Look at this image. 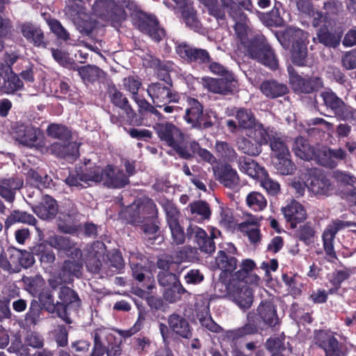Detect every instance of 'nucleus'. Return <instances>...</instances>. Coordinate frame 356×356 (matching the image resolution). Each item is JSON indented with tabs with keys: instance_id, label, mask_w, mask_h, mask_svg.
Returning <instances> with one entry per match:
<instances>
[{
	"instance_id": "f257e3e1",
	"label": "nucleus",
	"mask_w": 356,
	"mask_h": 356,
	"mask_svg": "<svg viewBox=\"0 0 356 356\" xmlns=\"http://www.w3.org/2000/svg\"><path fill=\"white\" fill-rule=\"evenodd\" d=\"M70 186L85 187L82 183L103 182L104 186L112 188H121L129 184L128 177L121 170L107 165L104 169L95 167L84 173L70 174L65 180Z\"/></svg>"
},
{
	"instance_id": "f03ea898",
	"label": "nucleus",
	"mask_w": 356,
	"mask_h": 356,
	"mask_svg": "<svg viewBox=\"0 0 356 356\" xmlns=\"http://www.w3.org/2000/svg\"><path fill=\"white\" fill-rule=\"evenodd\" d=\"M154 130L161 140L164 141L181 159H190L193 154L189 152L184 142V134L181 130L172 122L156 123Z\"/></svg>"
},
{
	"instance_id": "7ed1b4c3",
	"label": "nucleus",
	"mask_w": 356,
	"mask_h": 356,
	"mask_svg": "<svg viewBox=\"0 0 356 356\" xmlns=\"http://www.w3.org/2000/svg\"><path fill=\"white\" fill-rule=\"evenodd\" d=\"M250 56L272 70L278 67V60L264 35H257L251 41L248 49Z\"/></svg>"
},
{
	"instance_id": "20e7f679",
	"label": "nucleus",
	"mask_w": 356,
	"mask_h": 356,
	"mask_svg": "<svg viewBox=\"0 0 356 356\" xmlns=\"http://www.w3.org/2000/svg\"><path fill=\"white\" fill-rule=\"evenodd\" d=\"M92 13L105 22H120L126 19L127 13L115 5L113 0H96L92 6Z\"/></svg>"
},
{
	"instance_id": "39448f33",
	"label": "nucleus",
	"mask_w": 356,
	"mask_h": 356,
	"mask_svg": "<svg viewBox=\"0 0 356 356\" xmlns=\"http://www.w3.org/2000/svg\"><path fill=\"white\" fill-rule=\"evenodd\" d=\"M321 97L323 100L324 104L327 108H330L337 118L343 120H353L356 119V109L346 104L344 102L330 89H326L321 92Z\"/></svg>"
},
{
	"instance_id": "423d86ee",
	"label": "nucleus",
	"mask_w": 356,
	"mask_h": 356,
	"mask_svg": "<svg viewBox=\"0 0 356 356\" xmlns=\"http://www.w3.org/2000/svg\"><path fill=\"white\" fill-rule=\"evenodd\" d=\"M202 84L203 88L210 92L222 95L233 93L238 87L233 74L228 72L220 78L204 77L202 79Z\"/></svg>"
},
{
	"instance_id": "0eeeda50",
	"label": "nucleus",
	"mask_w": 356,
	"mask_h": 356,
	"mask_svg": "<svg viewBox=\"0 0 356 356\" xmlns=\"http://www.w3.org/2000/svg\"><path fill=\"white\" fill-rule=\"evenodd\" d=\"M171 86L172 84L167 81L152 83L148 86L147 94L156 107L177 102V95L172 92Z\"/></svg>"
},
{
	"instance_id": "6e6552de",
	"label": "nucleus",
	"mask_w": 356,
	"mask_h": 356,
	"mask_svg": "<svg viewBox=\"0 0 356 356\" xmlns=\"http://www.w3.org/2000/svg\"><path fill=\"white\" fill-rule=\"evenodd\" d=\"M306 186L316 195L328 196L334 190L330 179L319 169L309 170Z\"/></svg>"
},
{
	"instance_id": "1a4fd4ad",
	"label": "nucleus",
	"mask_w": 356,
	"mask_h": 356,
	"mask_svg": "<svg viewBox=\"0 0 356 356\" xmlns=\"http://www.w3.org/2000/svg\"><path fill=\"white\" fill-rule=\"evenodd\" d=\"M77 209L74 202L67 200L59 213L58 227L60 232L66 234H74L79 228L76 222L78 217Z\"/></svg>"
},
{
	"instance_id": "9d476101",
	"label": "nucleus",
	"mask_w": 356,
	"mask_h": 356,
	"mask_svg": "<svg viewBox=\"0 0 356 356\" xmlns=\"http://www.w3.org/2000/svg\"><path fill=\"white\" fill-rule=\"evenodd\" d=\"M135 24L141 32L147 33L156 42L161 41L165 35V30L160 26L154 16L140 13L136 16Z\"/></svg>"
},
{
	"instance_id": "9b49d317",
	"label": "nucleus",
	"mask_w": 356,
	"mask_h": 356,
	"mask_svg": "<svg viewBox=\"0 0 356 356\" xmlns=\"http://www.w3.org/2000/svg\"><path fill=\"white\" fill-rule=\"evenodd\" d=\"M228 296L230 300L244 309L250 308L253 302L252 289L241 281H234L230 284Z\"/></svg>"
},
{
	"instance_id": "f8f14e48",
	"label": "nucleus",
	"mask_w": 356,
	"mask_h": 356,
	"mask_svg": "<svg viewBox=\"0 0 356 356\" xmlns=\"http://www.w3.org/2000/svg\"><path fill=\"white\" fill-rule=\"evenodd\" d=\"M11 134L21 144L31 147L37 141L40 130L30 123L17 122L12 126Z\"/></svg>"
},
{
	"instance_id": "ddd939ff",
	"label": "nucleus",
	"mask_w": 356,
	"mask_h": 356,
	"mask_svg": "<svg viewBox=\"0 0 356 356\" xmlns=\"http://www.w3.org/2000/svg\"><path fill=\"white\" fill-rule=\"evenodd\" d=\"M46 242L53 248L65 252L72 259L82 257V252L76 247V243L69 236L52 235L47 238Z\"/></svg>"
},
{
	"instance_id": "4468645a",
	"label": "nucleus",
	"mask_w": 356,
	"mask_h": 356,
	"mask_svg": "<svg viewBox=\"0 0 356 356\" xmlns=\"http://www.w3.org/2000/svg\"><path fill=\"white\" fill-rule=\"evenodd\" d=\"M346 153L341 148L331 149L323 147L316 152L314 159L321 165L332 169L346 158Z\"/></svg>"
},
{
	"instance_id": "2eb2a0df",
	"label": "nucleus",
	"mask_w": 356,
	"mask_h": 356,
	"mask_svg": "<svg viewBox=\"0 0 356 356\" xmlns=\"http://www.w3.org/2000/svg\"><path fill=\"white\" fill-rule=\"evenodd\" d=\"M93 337V346L90 356H103L107 347L116 338L113 332L108 328L99 327L92 333Z\"/></svg>"
},
{
	"instance_id": "dca6fc26",
	"label": "nucleus",
	"mask_w": 356,
	"mask_h": 356,
	"mask_svg": "<svg viewBox=\"0 0 356 356\" xmlns=\"http://www.w3.org/2000/svg\"><path fill=\"white\" fill-rule=\"evenodd\" d=\"M177 54L187 62L205 63L210 61L208 51L203 49H197L186 43H181L176 47Z\"/></svg>"
},
{
	"instance_id": "f3484780",
	"label": "nucleus",
	"mask_w": 356,
	"mask_h": 356,
	"mask_svg": "<svg viewBox=\"0 0 356 356\" xmlns=\"http://www.w3.org/2000/svg\"><path fill=\"white\" fill-rule=\"evenodd\" d=\"M168 324L171 332L182 339L193 338L192 328L184 316L173 313L168 317Z\"/></svg>"
},
{
	"instance_id": "a211bd4d",
	"label": "nucleus",
	"mask_w": 356,
	"mask_h": 356,
	"mask_svg": "<svg viewBox=\"0 0 356 356\" xmlns=\"http://www.w3.org/2000/svg\"><path fill=\"white\" fill-rule=\"evenodd\" d=\"M23 179L19 177H10L0 179V197L8 203L15 200L17 191L23 187Z\"/></svg>"
},
{
	"instance_id": "6ab92c4d",
	"label": "nucleus",
	"mask_w": 356,
	"mask_h": 356,
	"mask_svg": "<svg viewBox=\"0 0 356 356\" xmlns=\"http://www.w3.org/2000/svg\"><path fill=\"white\" fill-rule=\"evenodd\" d=\"M39 300L43 308L50 314H56L67 324L72 323V320L65 314V309L61 304L54 302V296L49 290H43L39 295Z\"/></svg>"
},
{
	"instance_id": "aec40b11",
	"label": "nucleus",
	"mask_w": 356,
	"mask_h": 356,
	"mask_svg": "<svg viewBox=\"0 0 356 356\" xmlns=\"http://www.w3.org/2000/svg\"><path fill=\"white\" fill-rule=\"evenodd\" d=\"M343 33L340 31H331L327 26L320 27L316 32V37L313 40L328 48H337L341 41Z\"/></svg>"
},
{
	"instance_id": "412c9836",
	"label": "nucleus",
	"mask_w": 356,
	"mask_h": 356,
	"mask_svg": "<svg viewBox=\"0 0 356 356\" xmlns=\"http://www.w3.org/2000/svg\"><path fill=\"white\" fill-rule=\"evenodd\" d=\"M20 29L22 35L33 46L42 48L47 47L44 32L39 26L25 22L20 26Z\"/></svg>"
},
{
	"instance_id": "4be33fe9",
	"label": "nucleus",
	"mask_w": 356,
	"mask_h": 356,
	"mask_svg": "<svg viewBox=\"0 0 356 356\" xmlns=\"http://www.w3.org/2000/svg\"><path fill=\"white\" fill-rule=\"evenodd\" d=\"M257 313L259 319L270 327L280 324L275 305L270 300L262 301L257 307Z\"/></svg>"
},
{
	"instance_id": "5701e85b",
	"label": "nucleus",
	"mask_w": 356,
	"mask_h": 356,
	"mask_svg": "<svg viewBox=\"0 0 356 356\" xmlns=\"http://www.w3.org/2000/svg\"><path fill=\"white\" fill-rule=\"evenodd\" d=\"M48 151L60 158L74 159L79 156V144L72 140L55 142L48 147Z\"/></svg>"
},
{
	"instance_id": "b1692460",
	"label": "nucleus",
	"mask_w": 356,
	"mask_h": 356,
	"mask_svg": "<svg viewBox=\"0 0 356 356\" xmlns=\"http://www.w3.org/2000/svg\"><path fill=\"white\" fill-rule=\"evenodd\" d=\"M316 344L323 348L325 353H333L334 356H344L339 349L337 339L330 333L320 331L316 336Z\"/></svg>"
},
{
	"instance_id": "393cba45",
	"label": "nucleus",
	"mask_w": 356,
	"mask_h": 356,
	"mask_svg": "<svg viewBox=\"0 0 356 356\" xmlns=\"http://www.w3.org/2000/svg\"><path fill=\"white\" fill-rule=\"evenodd\" d=\"M34 213L41 219L50 220L58 213V205L56 202L49 195H44L42 201L33 207Z\"/></svg>"
},
{
	"instance_id": "a878e982",
	"label": "nucleus",
	"mask_w": 356,
	"mask_h": 356,
	"mask_svg": "<svg viewBox=\"0 0 356 356\" xmlns=\"http://www.w3.org/2000/svg\"><path fill=\"white\" fill-rule=\"evenodd\" d=\"M81 258L67 259L64 261L59 277L62 282L69 283L73 280L74 277L81 276V270L83 267Z\"/></svg>"
},
{
	"instance_id": "bb28decb",
	"label": "nucleus",
	"mask_w": 356,
	"mask_h": 356,
	"mask_svg": "<svg viewBox=\"0 0 356 356\" xmlns=\"http://www.w3.org/2000/svg\"><path fill=\"white\" fill-rule=\"evenodd\" d=\"M257 331L258 327L255 321V314L250 312L247 314V323L242 327L227 331V337L234 341L248 335L256 334Z\"/></svg>"
},
{
	"instance_id": "cd10ccee",
	"label": "nucleus",
	"mask_w": 356,
	"mask_h": 356,
	"mask_svg": "<svg viewBox=\"0 0 356 356\" xmlns=\"http://www.w3.org/2000/svg\"><path fill=\"white\" fill-rule=\"evenodd\" d=\"M250 137L252 138L257 145L260 147L266 145L275 137L277 134L270 127H265L261 123L257 122L250 129Z\"/></svg>"
},
{
	"instance_id": "c85d7f7f",
	"label": "nucleus",
	"mask_w": 356,
	"mask_h": 356,
	"mask_svg": "<svg viewBox=\"0 0 356 356\" xmlns=\"http://www.w3.org/2000/svg\"><path fill=\"white\" fill-rule=\"evenodd\" d=\"M108 94L111 102L116 106L123 110L128 118H134L135 113L129 104L127 98L114 85H109Z\"/></svg>"
},
{
	"instance_id": "c756f323",
	"label": "nucleus",
	"mask_w": 356,
	"mask_h": 356,
	"mask_svg": "<svg viewBox=\"0 0 356 356\" xmlns=\"http://www.w3.org/2000/svg\"><path fill=\"white\" fill-rule=\"evenodd\" d=\"M217 175L218 180L227 188L234 189L239 184L240 179L237 172L229 164L222 166Z\"/></svg>"
},
{
	"instance_id": "7c9ffc66",
	"label": "nucleus",
	"mask_w": 356,
	"mask_h": 356,
	"mask_svg": "<svg viewBox=\"0 0 356 356\" xmlns=\"http://www.w3.org/2000/svg\"><path fill=\"white\" fill-rule=\"evenodd\" d=\"M283 214L287 221L291 222V226L300 222L306 218V211L304 207L298 202L293 201L282 209Z\"/></svg>"
},
{
	"instance_id": "2f4dec72",
	"label": "nucleus",
	"mask_w": 356,
	"mask_h": 356,
	"mask_svg": "<svg viewBox=\"0 0 356 356\" xmlns=\"http://www.w3.org/2000/svg\"><path fill=\"white\" fill-rule=\"evenodd\" d=\"M260 90L266 97L271 99L283 96L288 92L285 84L273 79L263 81L260 85Z\"/></svg>"
},
{
	"instance_id": "473e14b6",
	"label": "nucleus",
	"mask_w": 356,
	"mask_h": 356,
	"mask_svg": "<svg viewBox=\"0 0 356 356\" xmlns=\"http://www.w3.org/2000/svg\"><path fill=\"white\" fill-rule=\"evenodd\" d=\"M187 103L188 106L185 110L183 118L193 129L195 124L198 122L200 115L203 110V106L197 99L194 98H188Z\"/></svg>"
},
{
	"instance_id": "72a5a7b5",
	"label": "nucleus",
	"mask_w": 356,
	"mask_h": 356,
	"mask_svg": "<svg viewBox=\"0 0 356 356\" xmlns=\"http://www.w3.org/2000/svg\"><path fill=\"white\" fill-rule=\"evenodd\" d=\"M292 149L296 156L305 161L314 159L316 154L314 147L301 136L296 139Z\"/></svg>"
},
{
	"instance_id": "f704fd0d",
	"label": "nucleus",
	"mask_w": 356,
	"mask_h": 356,
	"mask_svg": "<svg viewBox=\"0 0 356 356\" xmlns=\"http://www.w3.org/2000/svg\"><path fill=\"white\" fill-rule=\"evenodd\" d=\"M58 298L60 300L57 301V304L63 305L65 309V314L68 316L67 307L70 305L79 307L80 305V299L74 290L67 286H63L60 289L58 293Z\"/></svg>"
},
{
	"instance_id": "c9c22d12",
	"label": "nucleus",
	"mask_w": 356,
	"mask_h": 356,
	"mask_svg": "<svg viewBox=\"0 0 356 356\" xmlns=\"http://www.w3.org/2000/svg\"><path fill=\"white\" fill-rule=\"evenodd\" d=\"M146 209H151L152 213H156V205L152 201H149L147 206L144 204L134 202L127 208L125 212L129 215L132 222H139L141 221V218H145L143 213L145 212Z\"/></svg>"
},
{
	"instance_id": "e433bc0d",
	"label": "nucleus",
	"mask_w": 356,
	"mask_h": 356,
	"mask_svg": "<svg viewBox=\"0 0 356 356\" xmlns=\"http://www.w3.org/2000/svg\"><path fill=\"white\" fill-rule=\"evenodd\" d=\"M234 117L241 129H252L257 122L250 109L238 108L236 109Z\"/></svg>"
},
{
	"instance_id": "4c0bfd02",
	"label": "nucleus",
	"mask_w": 356,
	"mask_h": 356,
	"mask_svg": "<svg viewBox=\"0 0 356 356\" xmlns=\"http://www.w3.org/2000/svg\"><path fill=\"white\" fill-rule=\"evenodd\" d=\"M289 81L293 89L298 92L309 94L312 92L309 85V79H304L296 73L292 67H288Z\"/></svg>"
},
{
	"instance_id": "58836bf2",
	"label": "nucleus",
	"mask_w": 356,
	"mask_h": 356,
	"mask_svg": "<svg viewBox=\"0 0 356 356\" xmlns=\"http://www.w3.org/2000/svg\"><path fill=\"white\" fill-rule=\"evenodd\" d=\"M237 3L234 0H220V8L223 10L224 13H227L232 19L244 18V11L243 6L241 4V0H238Z\"/></svg>"
},
{
	"instance_id": "ea45409f",
	"label": "nucleus",
	"mask_w": 356,
	"mask_h": 356,
	"mask_svg": "<svg viewBox=\"0 0 356 356\" xmlns=\"http://www.w3.org/2000/svg\"><path fill=\"white\" fill-rule=\"evenodd\" d=\"M237 3L234 0H220V8L223 10L224 13H227L232 19L244 18V11L243 6L241 4V0H238Z\"/></svg>"
},
{
	"instance_id": "a19ab883",
	"label": "nucleus",
	"mask_w": 356,
	"mask_h": 356,
	"mask_svg": "<svg viewBox=\"0 0 356 356\" xmlns=\"http://www.w3.org/2000/svg\"><path fill=\"white\" fill-rule=\"evenodd\" d=\"M238 166L241 171L252 178L259 177L260 173H265L264 169L260 167L253 159L244 156L240 157L238 159Z\"/></svg>"
},
{
	"instance_id": "79ce46f5",
	"label": "nucleus",
	"mask_w": 356,
	"mask_h": 356,
	"mask_svg": "<svg viewBox=\"0 0 356 356\" xmlns=\"http://www.w3.org/2000/svg\"><path fill=\"white\" fill-rule=\"evenodd\" d=\"M23 86L22 81L15 73L12 72L3 78L0 88L5 93L10 94L21 90Z\"/></svg>"
},
{
	"instance_id": "37998d69",
	"label": "nucleus",
	"mask_w": 356,
	"mask_h": 356,
	"mask_svg": "<svg viewBox=\"0 0 356 356\" xmlns=\"http://www.w3.org/2000/svg\"><path fill=\"white\" fill-rule=\"evenodd\" d=\"M31 250L33 254L39 257L40 262L43 264L51 265L56 260V254L54 251L48 248L44 243L35 245Z\"/></svg>"
},
{
	"instance_id": "c03bdc74",
	"label": "nucleus",
	"mask_w": 356,
	"mask_h": 356,
	"mask_svg": "<svg viewBox=\"0 0 356 356\" xmlns=\"http://www.w3.org/2000/svg\"><path fill=\"white\" fill-rule=\"evenodd\" d=\"M216 264L220 270L231 273L236 269L237 260L235 257L228 255L225 252L220 250L216 257Z\"/></svg>"
},
{
	"instance_id": "a18cd8bd",
	"label": "nucleus",
	"mask_w": 356,
	"mask_h": 356,
	"mask_svg": "<svg viewBox=\"0 0 356 356\" xmlns=\"http://www.w3.org/2000/svg\"><path fill=\"white\" fill-rule=\"evenodd\" d=\"M23 222L29 225H34L36 222L35 217L25 211H14L5 220V227L9 228L15 222Z\"/></svg>"
},
{
	"instance_id": "49530a36",
	"label": "nucleus",
	"mask_w": 356,
	"mask_h": 356,
	"mask_svg": "<svg viewBox=\"0 0 356 356\" xmlns=\"http://www.w3.org/2000/svg\"><path fill=\"white\" fill-rule=\"evenodd\" d=\"M48 136L58 139L59 141L66 142L72 140L71 131L64 125L51 124L47 129Z\"/></svg>"
},
{
	"instance_id": "de8ad7c7",
	"label": "nucleus",
	"mask_w": 356,
	"mask_h": 356,
	"mask_svg": "<svg viewBox=\"0 0 356 356\" xmlns=\"http://www.w3.org/2000/svg\"><path fill=\"white\" fill-rule=\"evenodd\" d=\"M215 149L217 156L225 161L232 162L237 157L234 149L227 142L216 141Z\"/></svg>"
},
{
	"instance_id": "09e8293b",
	"label": "nucleus",
	"mask_w": 356,
	"mask_h": 356,
	"mask_svg": "<svg viewBox=\"0 0 356 356\" xmlns=\"http://www.w3.org/2000/svg\"><path fill=\"white\" fill-rule=\"evenodd\" d=\"M290 156V155L282 156L272 159L275 168L280 174L283 175H291L295 171L296 166Z\"/></svg>"
},
{
	"instance_id": "8fccbe9b",
	"label": "nucleus",
	"mask_w": 356,
	"mask_h": 356,
	"mask_svg": "<svg viewBox=\"0 0 356 356\" xmlns=\"http://www.w3.org/2000/svg\"><path fill=\"white\" fill-rule=\"evenodd\" d=\"M182 18L186 26L195 31L201 28V23L197 17V12L193 7L186 5L181 12Z\"/></svg>"
},
{
	"instance_id": "3c124183",
	"label": "nucleus",
	"mask_w": 356,
	"mask_h": 356,
	"mask_svg": "<svg viewBox=\"0 0 356 356\" xmlns=\"http://www.w3.org/2000/svg\"><path fill=\"white\" fill-rule=\"evenodd\" d=\"M234 22V30L236 38L242 42L245 43L248 39V32L249 31V19L246 14H244V18H237L233 19Z\"/></svg>"
},
{
	"instance_id": "603ef678",
	"label": "nucleus",
	"mask_w": 356,
	"mask_h": 356,
	"mask_svg": "<svg viewBox=\"0 0 356 356\" xmlns=\"http://www.w3.org/2000/svg\"><path fill=\"white\" fill-rule=\"evenodd\" d=\"M186 292L187 291L181 284L179 282L177 284L166 288L163 291V297L167 302L175 303L180 300L181 296Z\"/></svg>"
},
{
	"instance_id": "864d4df0",
	"label": "nucleus",
	"mask_w": 356,
	"mask_h": 356,
	"mask_svg": "<svg viewBox=\"0 0 356 356\" xmlns=\"http://www.w3.org/2000/svg\"><path fill=\"white\" fill-rule=\"evenodd\" d=\"M79 74L84 81L92 82L101 77L103 72L97 66H81L77 69Z\"/></svg>"
},
{
	"instance_id": "5fc2aeb1",
	"label": "nucleus",
	"mask_w": 356,
	"mask_h": 356,
	"mask_svg": "<svg viewBox=\"0 0 356 356\" xmlns=\"http://www.w3.org/2000/svg\"><path fill=\"white\" fill-rule=\"evenodd\" d=\"M270 147L271 149V159L282 156H289L290 154L289 148L284 140L277 135L270 141Z\"/></svg>"
},
{
	"instance_id": "6e6d98bb",
	"label": "nucleus",
	"mask_w": 356,
	"mask_h": 356,
	"mask_svg": "<svg viewBox=\"0 0 356 356\" xmlns=\"http://www.w3.org/2000/svg\"><path fill=\"white\" fill-rule=\"evenodd\" d=\"M65 15L74 24L81 17H87L86 8L76 3L72 2L68 4L64 10Z\"/></svg>"
},
{
	"instance_id": "4d7b16f0",
	"label": "nucleus",
	"mask_w": 356,
	"mask_h": 356,
	"mask_svg": "<svg viewBox=\"0 0 356 356\" xmlns=\"http://www.w3.org/2000/svg\"><path fill=\"white\" fill-rule=\"evenodd\" d=\"M248 206L254 211H262L267 205L264 196L259 192H251L246 197Z\"/></svg>"
},
{
	"instance_id": "13d9d810",
	"label": "nucleus",
	"mask_w": 356,
	"mask_h": 356,
	"mask_svg": "<svg viewBox=\"0 0 356 356\" xmlns=\"http://www.w3.org/2000/svg\"><path fill=\"white\" fill-rule=\"evenodd\" d=\"M236 145L239 151L249 156H257L261 152V147L257 143H253L245 137L238 139Z\"/></svg>"
},
{
	"instance_id": "bf43d9fd",
	"label": "nucleus",
	"mask_w": 356,
	"mask_h": 356,
	"mask_svg": "<svg viewBox=\"0 0 356 356\" xmlns=\"http://www.w3.org/2000/svg\"><path fill=\"white\" fill-rule=\"evenodd\" d=\"M152 66L156 68L159 77L163 81L170 79L168 73L173 70L174 64L170 61H161L159 58L152 59Z\"/></svg>"
},
{
	"instance_id": "052dcab7",
	"label": "nucleus",
	"mask_w": 356,
	"mask_h": 356,
	"mask_svg": "<svg viewBox=\"0 0 356 356\" xmlns=\"http://www.w3.org/2000/svg\"><path fill=\"white\" fill-rule=\"evenodd\" d=\"M285 37L292 44H300V43H306L308 34L304 31L295 28L289 27L285 31Z\"/></svg>"
},
{
	"instance_id": "680f3d73",
	"label": "nucleus",
	"mask_w": 356,
	"mask_h": 356,
	"mask_svg": "<svg viewBox=\"0 0 356 356\" xmlns=\"http://www.w3.org/2000/svg\"><path fill=\"white\" fill-rule=\"evenodd\" d=\"M307 56V48L306 43L292 44V59L294 64L298 66L305 65Z\"/></svg>"
},
{
	"instance_id": "e2e57ef3",
	"label": "nucleus",
	"mask_w": 356,
	"mask_h": 356,
	"mask_svg": "<svg viewBox=\"0 0 356 356\" xmlns=\"http://www.w3.org/2000/svg\"><path fill=\"white\" fill-rule=\"evenodd\" d=\"M42 307L40 304L35 300L31 302L29 309L25 316V321L29 325H35L40 320Z\"/></svg>"
},
{
	"instance_id": "0e129e2a",
	"label": "nucleus",
	"mask_w": 356,
	"mask_h": 356,
	"mask_svg": "<svg viewBox=\"0 0 356 356\" xmlns=\"http://www.w3.org/2000/svg\"><path fill=\"white\" fill-rule=\"evenodd\" d=\"M207 8L210 15L217 20H224L226 18L223 10L220 8L218 0H199Z\"/></svg>"
},
{
	"instance_id": "69168bd1",
	"label": "nucleus",
	"mask_w": 356,
	"mask_h": 356,
	"mask_svg": "<svg viewBox=\"0 0 356 356\" xmlns=\"http://www.w3.org/2000/svg\"><path fill=\"white\" fill-rule=\"evenodd\" d=\"M198 122L195 124L193 129H206L211 127L216 120V113L212 111H206L205 112L202 111V113L200 115Z\"/></svg>"
},
{
	"instance_id": "338daca9",
	"label": "nucleus",
	"mask_w": 356,
	"mask_h": 356,
	"mask_svg": "<svg viewBox=\"0 0 356 356\" xmlns=\"http://www.w3.org/2000/svg\"><path fill=\"white\" fill-rule=\"evenodd\" d=\"M33 255L35 254H33L32 252L30 253L25 250L22 251L15 249L11 257H15L18 259L19 263V266H20L24 268H27L33 266L35 262Z\"/></svg>"
},
{
	"instance_id": "774afa93",
	"label": "nucleus",
	"mask_w": 356,
	"mask_h": 356,
	"mask_svg": "<svg viewBox=\"0 0 356 356\" xmlns=\"http://www.w3.org/2000/svg\"><path fill=\"white\" fill-rule=\"evenodd\" d=\"M159 284L165 288L177 284L179 282L178 277L173 273L169 271H161L157 275Z\"/></svg>"
}]
</instances>
